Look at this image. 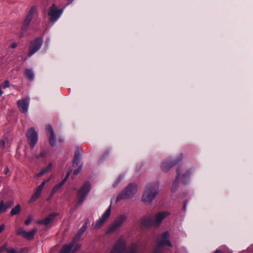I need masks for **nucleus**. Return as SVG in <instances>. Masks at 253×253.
Instances as JSON below:
<instances>
[{
    "mask_svg": "<svg viewBox=\"0 0 253 253\" xmlns=\"http://www.w3.org/2000/svg\"><path fill=\"white\" fill-rule=\"evenodd\" d=\"M169 214L168 211H163L157 213L155 215L146 216L142 218L141 223L145 227L158 226Z\"/></svg>",
    "mask_w": 253,
    "mask_h": 253,
    "instance_id": "obj_1",
    "label": "nucleus"
},
{
    "mask_svg": "<svg viewBox=\"0 0 253 253\" xmlns=\"http://www.w3.org/2000/svg\"><path fill=\"white\" fill-rule=\"evenodd\" d=\"M137 249V245L133 244L127 251L125 240L120 238L114 245L110 253H138Z\"/></svg>",
    "mask_w": 253,
    "mask_h": 253,
    "instance_id": "obj_2",
    "label": "nucleus"
},
{
    "mask_svg": "<svg viewBox=\"0 0 253 253\" xmlns=\"http://www.w3.org/2000/svg\"><path fill=\"white\" fill-rule=\"evenodd\" d=\"M159 184L158 183L148 184L142 196V201L146 204H149L154 200L158 193Z\"/></svg>",
    "mask_w": 253,
    "mask_h": 253,
    "instance_id": "obj_3",
    "label": "nucleus"
},
{
    "mask_svg": "<svg viewBox=\"0 0 253 253\" xmlns=\"http://www.w3.org/2000/svg\"><path fill=\"white\" fill-rule=\"evenodd\" d=\"M137 191V186L135 183L129 184L117 197V201L122 199L132 198Z\"/></svg>",
    "mask_w": 253,
    "mask_h": 253,
    "instance_id": "obj_4",
    "label": "nucleus"
},
{
    "mask_svg": "<svg viewBox=\"0 0 253 253\" xmlns=\"http://www.w3.org/2000/svg\"><path fill=\"white\" fill-rule=\"evenodd\" d=\"M90 187V183L89 182H86L79 189L78 192V200L77 202V206L82 204L89 192Z\"/></svg>",
    "mask_w": 253,
    "mask_h": 253,
    "instance_id": "obj_5",
    "label": "nucleus"
},
{
    "mask_svg": "<svg viewBox=\"0 0 253 253\" xmlns=\"http://www.w3.org/2000/svg\"><path fill=\"white\" fill-rule=\"evenodd\" d=\"M126 217L127 216L125 214L117 216L112 224L109 226L106 233L110 234L117 230L123 225Z\"/></svg>",
    "mask_w": 253,
    "mask_h": 253,
    "instance_id": "obj_6",
    "label": "nucleus"
},
{
    "mask_svg": "<svg viewBox=\"0 0 253 253\" xmlns=\"http://www.w3.org/2000/svg\"><path fill=\"white\" fill-rule=\"evenodd\" d=\"M176 173L177 174L176 178L174 181H173L171 187L172 192L175 191L179 181L181 182L183 184H185L186 183V179L189 176L190 174V171H187L185 173L181 174V169L180 168H178L177 169Z\"/></svg>",
    "mask_w": 253,
    "mask_h": 253,
    "instance_id": "obj_7",
    "label": "nucleus"
},
{
    "mask_svg": "<svg viewBox=\"0 0 253 253\" xmlns=\"http://www.w3.org/2000/svg\"><path fill=\"white\" fill-rule=\"evenodd\" d=\"M79 243L72 241L69 244L63 246L59 253H75L81 248Z\"/></svg>",
    "mask_w": 253,
    "mask_h": 253,
    "instance_id": "obj_8",
    "label": "nucleus"
},
{
    "mask_svg": "<svg viewBox=\"0 0 253 253\" xmlns=\"http://www.w3.org/2000/svg\"><path fill=\"white\" fill-rule=\"evenodd\" d=\"M63 10L58 9L55 4H52L48 10V15L50 16V21L54 22L60 17Z\"/></svg>",
    "mask_w": 253,
    "mask_h": 253,
    "instance_id": "obj_9",
    "label": "nucleus"
},
{
    "mask_svg": "<svg viewBox=\"0 0 253 253\" xmlns=\"http://www.w3.org/2000/svg\"><path fill=\"white\" fill-rule=\"evenodd\" d=\"M111 212V205H110L107 210L103 213L101 217L96 221L94 226V228L97 229L100 228L110 217Z\"/></svg>",
    "mask_w": 253,
    "mask_h": 253,
    "instance_id": "obj_10",
    "label": "nucleus"
},
{
    "mask_svg": "<svg viewBox=\"0 0 253 253\" xmlns=\"http://www.w3.org/2000/svg\"><path fill=\"white\" fill-rule=\"evenodd\" d=\"M169 234L168 232H165L163 233L158 239V243L156 247V251L158 252L161 246L167 245L169 247H172V244L169 240Z\"/></svg>",
    "mask_w": 253,
    "mask_h": 253,
    "instance_id": "obj_11",
    "label": "nucleus"
},
{
    "mask_svg": "<svg viewBox=\"0 0 253 253\" xmlns=\"http://www.w3.org/2000/svg\"><path fill=\"white\" fill-rule=\"evenodd\" d=\"M26 136L31 148H33L38 141V134L34 128L31 127L27 130Z\"/></svg>",
    "mask_w": 253,
    "mask_h": 253,
    "instance_id": "obj_12",
    "label": "nucleus"
},
{
    "mask_svg": "<svg viewBox=\"0 0 253 253\" xmlns=\"http://www.w3.org/2000/svg\"><path fill=\"white\" fill-rule=\"evenodd\" d=\"M42 42L43 40L42 38H37L33 42H31L30 51L28 54V57L33 55L41 48Z\"/></svg>",
    "mask_w": 253,
    "mask_h": 253,
    "instance_id": "obj_13",
    "label": "nucleus"
},
{
    "mask_svg": "<svg viewBox=\"0 0 253 253\" xmlns=\"http://www.w3.org/2000/svg\"><path fill=\"white\" fill-rule=\"evenodd\" d=\"M37 231L36 228H34L31 231L27 232L23 228L20 227L16 230V233L18 235H21L23 238L27 240L32 239L35 233Z\"/></svg>",
    "mask_w": 253,
    "mask_h": 253,
    "instance_id": "obj_14",
    "label": "nucleus"
},
{
    "mask_svg": "<svg viewBox=\"0 0 253 253\" xmlns=\"http://www.w3.org/2000/svg\"><path fill=\"white\" fill-rule=\"evenodd\" d=\"M36 10V8L33 7L31 8L30 11L28 12L27 16L25 18L21 30L23 32L26 31L27 28L33 17L34 13Z\"/></svg>",
    "mask_w": 253,
    "mask_h": 253,
    "instance_id": "obj_15",
    "label": "nucleus"
},
{
    "mask_svg": "<svg viewBox=\"0 0 253 253\" xmlns=\"http://www.w3.org/2000/svg\"><path fill=\"white\" fill-rule=\"evenodd\" d=\"M182 155H180L178 158L175 160L170 161L169 162H164L161 165V169L164 172L168 171L171 167L176 165L178 164L180 161L182 160Z\"/></svg>",
    "mask_w": 253,
    "mask_h": 253,
    "instance_id": "obj_16",
    "label": "nucleus"
},
{
    "mask_svg": "<svg viewBox=\"0 0 253 253\" xmlns=\"http://www.w3.org/2000/svg\"><path fill=\"white\" fill-rule=\"evenodd\" d=\"M30 100L28 98H25L17 101V106L20 111L23 113H27L28 110Z\"/></svg>",
    "mask_w": 253,
    "mask_h": 253,
    "instance_id": "obj_17",
    "label": "nucleus"
},
{
    "mask_svg": "<svg viewBox=\"0 0 253 253\" xmlns=\"http://www.w3.org/2000/svg\"><path fill=\"white\" fill-rule=\"evenodd\" d=\"M57 215H58V213H52L48 215L45 219L38 221L37 223L47 226L54 220Z\"/></svg>",
    "mask_w": 253,
    "mask_h": 253,
    "instance_id": "obj_18",
    "label": "nucleus"
},
{
    "mask_svg": "<svg viewBox=\"0 0 253 253\" xmlns=\"http://www.w3.org/2000/svg\"><path fill=\"white\" fill-rule=\"evenodd\" d=\"M87 222H85L84 223L82 227L79 229L77 235L72 240L73 241H74L75 243H79L78 241L80 240L81 235L84 233L87 228Z\"/></svg>",
    "mask_w": 253,
    "mask_h": 253,
    "instance_id": "obj_19",
    "label": "nucleus"
},
{
    "mask_svg": "<svg viewBox=\"0 0 253 253\" xmlns=\"http://www.w3.org/2000/svg\"><path fill=\"white\" fill-rule=\"evenodd\" d=\"M81 156V154L80 150L79 149H77L75 152V157L73 161L74 166H75V165L78 166L80 161Z\"/></svg>",
    "mask_w": 253,
    "mask_h": 253,
    "instance_id": "obj_20",
    "label": "nucleus"
},
{
    "mask_svg": "<svg viewBox=\"0 0 253 253\" xmlns=\"http://www.w3.org/2000/svg\"><path fill=\"white\" fill-rule=\"evenodd\" d=\"M13 203L12 202H9L8 203L4 204L3 201H2L0 203V213L4 211L7 208L10 207Z\"/></svg>",
    "mask_w": 253,
    "mask_h": 253,
    "instance_id": "obj_21",
    "label": "nucleus"
},
{
    "mask_svg": "<svg viewBox=\"0 0 253 253\" xmlns=\"http://www.w3.org/2000/svg\"><path fill=\"white\" fill-rule=\"evenodd\" d=\"M21 210L20 205H17L15 207L13 208L10 211V216H13L19 213Z\"/></svg>",
    "mask_w": 253,
    "mask_h": 253,
    "instance_id": "obj_22",
    "label": "nucleus"
},
{
    "mask_svg": "<svg viewBox=\"0 0 253 253\" xmlns=\"http://www.w3.org/2000/svg\"><path fill=\"white\" fill-rule=\"evenodd\" d=\"M25 74L30 81H32L33 80L34 76L32 70L26 69L25 70Z\"/></svg>",
    "mask_w": 253,
    "mask_h": 253,
    "instance_id": "obj_23",
    "label": "nucleus"
},
{
    "mask_svg": "<svg viewBox=\"0 0 253 253\" xmlns=\"http://www.w3.org/2000/svg\"><path fill=\"white\" fill-rule=\"evenodd\" d=\"M49 181V179L43 181L37 188L36 191L41 194V192L44 188L45 184Z\"/></svg>",
    "mask_w": 253,
    "mask_h": 253,
    "instance_id": "obj_24",
    "label": "nucleus"
},
{
    "mask_svg": "<svg viewBox=\"0 0 253 253\" xmlns=\"http://www.w3.org/2000/svg\"><path fill=\"white\" fill-rule=\"evenodd\" d=\"M56 141V137L54 133L50 134L49 143L51 145L54 146Z\"/></svg>",
    "mask_w": 253,
    "mask_h": 253,
    "instance_id": "obj_25",
    "label": "nucleus"
},
{
    "mask_svg": "<svg viewBox=\"0 0 253 253\" xmlns=\"http://www.w3.org/2000/svg\"><path fill=\"white\" fill-rule=\"evenodd\" d=\"M40 195L41 194L36 191V192L32 196L30 200V202H33L35 201L37 199H38L39 198Z\"/></svg>",
    "mask_w": 253,
    "mask_h": 253,
    "instance_id": "obj_26",
    "label": "nucleus"
},
{
    "mask_svg": "<svg viewBox=\"0 0 253 253\" xmlns=\"http://www.w3.org/2000/svg\"><path fill=\"white\" fill-rule=\"evenodd\" d=\"M6 251L7 253H21L22 252V251L21 252H19L16 251V250L13 248L6 249Z\"/></svg>",
    "mask_w": 253,
    "mask_h": 253,
    "instance_id": "obj_27",
    "label": "nucleus"
},
{
    "mask_svg": "<svg viewBox=\"0 0 253 253\" xmlns=\"http://www.w3.org/2000/svg\"><path fill=\"white\" fill-rule=\"evenodd\" d=\"M61 188V186L58 184H56L54 186V187L52 188L51 193L52 195H53L55 192H56L60 188Z\"/></svg>",
    "mask_w": 253,
    "mask_h": 253,
    "instance_id": "obj_28",
    "label": "nucleus"
},
{
    "mask_svg": "<svg viewBox=\"0 0 253 253\" xmlns=\"http://www.w3.org/2000/svg\"><path fill=\"white\" fill-rule=\"evenodd\" d=\"M34 219L33 216L32 215H29L28 216L27 220L25 221V223L26 225H29Z\"/></svg>",
    "mask_w": 253,
    "mask_h": 253,
    "instance_id": "obj_29",
    "label": "nucleus"
},
{
    "mask_svg": "<svg viewBox=\"0 0 253 253\" xmlns=\"http://www.w3.org/2000/svg\"><path fill=\"white\" fill-rule=\"evenodd\" d=\"M0 86L3 89L8 88L10 86V83L8 80H5Z\"/></svg>",
    "mask_w": 253,
    "mask_h": 253,
    "instance_id": "obj_30",
    "label": "nucleus"
},
{
    "mask_svg": "<svg viewBox=\"0 0 253 253\" xmlns=\"http://www.w3.org/2000/svg\"><path fill=\"white\" fill-rule=\"evenodd\" d=\"M46 129L47 131V132L50 133V134H52V133H54L53 130L52 128V126L50 125H47L46 126Z\"/></svg>",
    "mask_w": 253,
    "mask_h": 253,
    "instance_id": "obj_31",
    "label": "nucleus"
},
{
    "mask_svg": "<svg viewBox=\"0 0 253 253\" xmlns=\"http://www.w3.org/2000/svg\"><path fill=\"white\" fill-rule=\"evenodd\" d=\"M46 172H47L46 170L45 169H43L40 172L37 173V176L38 177H41V176H42L43 175H44Z\"/></svg>",
    "mask_w": 253,
    "mask_h": 253,
    "instance_id": "obj_32",
    "label": "nucleus"
},
{
    "mask_svg": "<svg viewBox=\"0 0 253 253\" xmlns=\"http://www.w3.org/2000/svg\"><path fill=\"white\" fill-rule=\"evenodd\" d=\"M46 155V153L45 152H42L40 153L39 155L36 156L37 159H39L42 157H44Z\"/></svg>",
    "mask_w": 253,
    "mask_h": 253,
    "instance_id": "obj_33",
    "label": "nucleus"
},
{
    "mask_svg": "<svg viewBox=\"0 0 253 253\" xmlns=\"http://www.w3.org/2000/svg\"><path fill=\"white\" fill-rule=\"evenodd\" d=\"M123 178V176L122 175H120L116 182L114 184V186L115 187L117 186V185L119 184V183L122 180V179Z\"/></svg>",
    "mask_w": 253,
    "mask_h": 253,
    "instance_id": "obj_34",
    "label": "nucleus"
},
{
    "mask_svg": "<svg viewBox=\"0 0 253 253\" xmlns=\"http://www.w3.org/2000/svg\"><path fill=\"white\" fill-rule=\"evenodd\" d=\"M82 169V166H80L77 169L75 170L74 171V175H77L80 171H81Z\"/></svg>",
    "mask_w": 253,
    "mask_h": 253,
    "instance_id": "obj_35",
    "label": "nucleus"
},
{
    "mask_svg": "<svg viewBox=\"0 0 253 253\" xmlns=\"http://www.w3.org/2000/svg\"><path fill=\"white\" fill-rule=\"evenodd\" d=\"M7 244L5 243L2 246H1L0 248V253H1V252H2L4 250H6V249H7Z\"/></svg>",
    "mask_w": 253,
    "mask_h": 253,
    "instance_id": "obj_36",
    "label": "nucleus"
},
{
    "mask_svg": "<svg viewBox=\"0 0 253 253\" xmlns=\"http://www.w3.org/2000/svg\"><path fill=\"white\" fill-rule=\"evenodd\" d=\"M52 169V164L51 163H49L48 165L47 166L46 168H45V169L46 170V171H48V170H50Z\"/></svg>",
    "mask_w": 253,
    "mask_h": 253,
    "instance_id": "obj_37",
    "label": "nucleus"
},
{
    "mask_svg": "<svg viewBox=\"0 0 253 253\" xmlns=\"http://www.w3.org/2000/svg\"><path fill=\"white\" fill-rule=\"evenodd\" d=\"M5 141L3 140H0V145L2 148H3L5 146Z\"/></svg>",
    "mask_w": 253,
    "mask_h": 253,
    "instance_id": "obj_38",
    "label": "nucleus"
},
{
    "mask_svg": "<svg viewBox=\"0 0 253 253\" xmlns=\"http://www.w3.org/2000/svg\"><path fill=\"white\" fill-rule=\"evenodd\" d=\"M5 225L4 224H2L0 226V233L3 231V230L5 229Z\"/></svg>",
    "mask_w": 253,
    "mask_h": 253,
    "instance_id": "obj_39",
    "label": "nucleus"
},
{
    "mask_svg": "<svg viewBox=\"0 0 253 253\" xmlns=\"http://www.w3.org/2000/svg\"><path fill=\"white\" fill-rule=\"evenodd\" d=\"M71 170L67 172V174H66V175L65 177L64 178V179H66V181H67V179H68V177H69L70 174V173H71Z\"/></svg>",
    "mask_w": 253,
    "mask_h": 253,
    "instance_id": "obj_40",
    "label": "nucleus"
},
{
    "mask_svg": "<svg viewBox=\"0 0 253 253\" xmlns=\"http://www.w3.org/2000/svg\"><path fill=\"white\" fill-rule=\"evenodd\" d=\"M66 181V179H63L58 184L61 187L64 184Z\"/></svg>",
    "mask_w": 253,
    "mask_h": 253,
    "instance_id": "obj_41",
    "label": "nucleus"
},
{
    "mask_svg": "<svg viewBox=\"0 0 253 253\" xmlns=\"http://www.w3.org/2000/svg\"><path fill=\"white\" fill-rule=\"evenodd\" d=\"M17 46V43L15 42H14L12 44H11V45H10V47L11 48H14L16 47Z\"/></svg>",
    "mask_w": 253,
    "mask_h": 253,
    "instance_id": "obj_42",
    "label": "nucleus"
},
{
    "mask_svg": "<svg viewBox=\"0 0 253 253\" xmlns=\"http://www.w3.org/2000/svg\"><path fill=\"white\" fill-rule=\"evenodd\" d=\"M2 89H3V88L0 85V96H1L3 93V92L2 91Z\"/></svg>",
    "mask_w": 253,
    "mask_h": 253,
    "instance_id": "obj_43",
    "label": "nucleus"
},
{
    "mask_svg": "<svg viewBox=\"0 0 253 253\" xmlns=\"http://www.w3.org/2000/svg\"><path fill=\"white\" fill-rule=\"evenodd\" d=\"M109 151H107L104 153V155L107 156V155H108L109 154Z\"/></svg>",
    "mask_w": 253,
    "mask_h": 253,
    "instance_id": "obj_44",
    "label": "nucleus"
},
{
    "mask_svg": "<svg viewBox=\"0 0 253 253\" xmlns=\"http://www.w3.org/2000/svg\"><path fill=\"white\" fill-rule=\"evenodd\" d=\"M9 169L8 168H6V171H5V174H7L8 172H9Z\"/></svg>",
    "mask_w": 253,
    "mask_h": 253,
    "instance_id": "obj_45",
    "label": "nucleus"
},
{
    "mask_svg": "<svg viewBox=\"0 0 253 253\" xmlns=\"http://www.w3.org/2000/svg\"><path fill=\"white\" fill-rule=\"evenodd\" d=\"M215 253H222V252L220 250H216Z\"/></svg>",
    "mask_w": 253,
    "mask_h": 253,
    "instance_id": "obj_46",
    "label": "nucleus"
},
{
    "mask_svg": "<svg viewBox=\"0 0 253 253\" xmlns=\"http://www.w3.org/2000/svg\"><path fill=\"white\" fill-rule=\"evenodd\" d=\"M185 209H186V203H185L184 205V210H185Z\"/></svg>",
    "mask_w": 253,
    "mask_h": 253,
    "instance_id": "obj_47",
    "label": "nucleus"
}]
</instances>
